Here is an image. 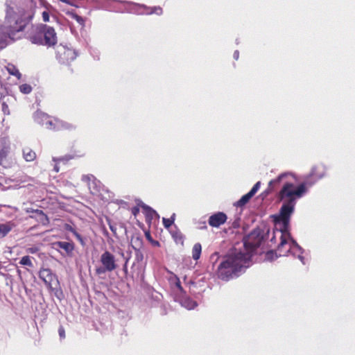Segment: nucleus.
<instances>
[{"instance_id":"f257e3e1","label":"nucleus","mask_w":355,"mask_h":355,"mask_svg":"<svg viewBox=\"0 0 355 355\" xmlns=\"http://www.w3.org/2000/svg\"><path fill=\"white\" fill-rule=\"evenodd\" d=\"M263 240V235L259 229L252 231L243 238L242 246L234 247L223 257L217 268V277L229 281L243 273L251 265V258Z\"/></svg>"},{"instance_id":"f03ea898","label":"nucleus","mask_w":355,"mask_h":355,"mask_svg":"<svg viewBox=\"0 0 355 355\" xmlns=\"http://www.w3.org/2000/svg\"><path fill=\"white\" fill-rule=\"evenodd\" d=\"M4 24L0 26V50L8 44V40H13L16 33L22 31L35 15L32 5L18 7L14 0L6 1Z\"/></svg>"},{"instance_id":"7ed1b4c3","label":"nucleus","mask_w":355,"mask_h":355,"mask_svg":"<svg viewBox=\"0 0 355 355\" xmlns=\"http://www.w3.org/2000/svg\"><path fill=\"white\" fill-rule=\"evenodd\" d=\"M304 196L302 185L295 186L293 180L282 187L277 194V198L283 202L276 220H282V224L286 228L290 223V218L293 214L297 200Z\"/></svg>"},{"instance_id":"20e7f679","label":"nucleus","mask_w":355,"mask_h":355,"mask_svg":"<svg viewBox=\"0 0 355 355\" xmlns=\"http://www.w3.org/2000/svg\"><path fill=\"white\" fill-rule=\"evenodd\" d=\"M277 231L275 234L279 235L280 243L277 245L279 256H288V254L297 257L300 261L305 264L304 257L302 255L304 250L291 237L289 232L290 223L286 228L282 224V220H276Z\"/></svg>"},{"instance_id":"39448f33","label":"nucleus","mask_w":355,"mask_h":355,"mask_svg":"<svg viewBox=\"0 0 355 355\" xmlns=\"http://www.w3.org/2000/svg\"><path fill=\"white\" fill-rule=\"evenodd\" d=\"M28 38L33 44L48 47L53 46L58 41L55 29L50 26L42 24L33 27Z\"/></svg>"},{"instance_id":"423d86ee","label":"nucleus","mask_w":355,"mask_h":355,"mask_svg":"<svg viewBox=\"0 0 355 355\" xmlns=\"http://www.w3.org/2000/svg\"><path fill=\"white\" fill-rule=\"evenodd\" d=\"M34 119L38 123L42 124L46 128L53 130H72L75 125L58 119L52 120L48 115L40 112H36Z\"/></svg>"},{"instance_id":"0eeeda50","label":"nucleus","mask_w":355,"mask_h":355,"mask_svg":"<svg viewBox=\"0 0 355 355\" xmlns=\"http://www.w3.org/2000/svg\"><path fill=\"white\" fill-rule=\"evenodd\" d=\"M123 4V8H119L120 12H128L137 15H150L156 14L161 15L163 12L162 8L159 6L148 7L144 4L135 3L132 1H119Z\"/></svg>"},{"instance_id":"6e6552de","label":"nucleus","mask_w":355,"mask_h":355,"mask_svg":"<svg viewBox=\"0 0 355 355\" xmlns=\"http://www.w3.org/2000/svg\"><path fill=\"white\" fill-rule=\"evenodd\" d=\"M39 277L44 282L46 287L54 293L55 296L61 300L63 293L59 286V281L55 274L49 268H41Z\"/></svg>"},{"instance_id":"1a4fd4ad","label":"nucleus","mask_w":355,"mask_h":355,"mask_svg":"<svg viewBox=\"0 0 355 355\" xmlns=\"http://www.w3.org/2000/svg\"><path fill=\"white\" fill-rule=\"evenodd\" d=\"M101 266L96 268L97 275H102L107 272H112L118 268L115 256L106 250L100 257Z\"/></svg>"},{"instance_id":"9d476101","label":"nucleus","mask_w":355,"mask_h":355,"mask_svg":"<svg viewBox=\"0 0 355 355\" xmlns=\"http://www.w3.org/2000/svg\"><path fill=\"white\" fill-rule=\"evenodd\" d=\"M324 176L323 166H314L311 168L309 175L304 177V181L299 185H302L304 190V195L307 193L309 188L315 184L320 179Z\"/></svg>"},{"instance_id":"9b49d317","label":"nucleus","mask_w":355,"mask_h":355,"mask_svg":"<svg viewBox=\"0 0 355 355\" xmlns=\"http://www.w3.org/2000/svg\"><path fill=\"white\" fill-rule=\"evenodd\" d=\"M295 179V175L291 172H285L279 174L276 178L270 180L268 183L267 192H271L282 189L291 180Z\"/></svg>"},{"instance_id":"f8f14e48","label":"nucleus","mask_w":355,"mask_h":355,"mask_svg":"<svg viewBox=\"0 0 355 355\" xmlns=\"http://www.w3.org/2000/svg\"><path fill=\"white\" fill-rule=\"evenodd\" d=\"M77 52L66 46L60 45L57 47V58L62 64H68L77 57Z\"/></svg>"},{"instance_id":"ddd939ff","label":"nucleus","mask_w":355,"mask_h":355,"mask_svg":"<svg viewBox=\"0 0 355 355\" xmlns=\"http://www.w3.org/2000/svg\"><path fill=\"white\" fill-rule=\"evenodd\" d=\"M11 150V144L8 137L0 138V165L6 167L5 165L6 158Z\"/></svg>"},{"instance_id":"4468645a","label":"nucleus","mask_w":355,"mask_h":355,"mask_svg":"<svg viewBox=\"0 0 355 355\" xmlns=\"http://www.w3.org/2000/svg\"><path fill=\"white\" fill-rule=\"evenodd\" d=\"M227 215L223 212H217L211 215L209 218V225L214 227H218L227 220Z\"/></svg>"},{"instance_id":"2eb2a0df","label":"nucleus","mask_w":355,"mask_h":355,"mask_svg":"<svg viewBox=\"0 0 355 355\" xmlns=\"http://www.w3.org/2000/svg\"><path fill=\"white\" fill-rule=\"evenodd\" d=\"M168 282L171 286L172 291L176 293L178 295L182 296L184 294V291L181 286V282L180 279L175 275H172L169 279Z\"/></svg>"},{"instance_id":"dca6fc26","label":"nucleus","mask_w":355,"mask_h":355,"mask_svg":"<svg viewBox=\"0 0 355 355\" xmlns=\"http://www.w3.org/2000/svg\"><path fill=\"white\" fill-rule=\"evenodd\" d=\"M140 207L144 209V214L146 217V220H151L154 218H159V214L148 205L142 203Z\"/></svg>"},{"instance_id":"f3484780","label":"nucleus","mask_w":355,"mask_h":355,"mask_svg":"<svg viewBox=\"0 0 355 355\" xmlns=\"http://www.w3.org/2000/svg\"><path fill=\"white\" fill-rule=\"evenodd\" d=\"M55 248L63 250L67 254H69L74 249L73 244L66 241H58L54 243Z\"/></svg>"},{"instance_id":"a211bd4d","label":"nucleus","mask_w":355,"mask_h":355,"mask_svg":"<svg viewBox=\"0 0 355 355\" xmlns=\"http://www.w3.org/2000/svg\"><path fill=\"white\" fill-rule=\"evenodd\" d=\"M178 297L180 298L182 306L189 310L193 309L197 306L196 302L193 301L189 297L184 298L183 295L182 296L178 295Z\"/></svg>"},{"instance_id":"6ab92c4d","label":"nucleus","mask_w":355,"mask_h":355,"mask_svg":"<svg viewBox=\"0 0 355 355\" xmlns=\"http://www.w3.org/2000/svg\"><path fill=\"white\" fill-rule=\"evenodd\" d=\"M14 227V224L11 222L0 225V239L6 236Z\"/></svg>"},{"instance_id":"aec40b11","label":"nucleus","mask_w":355,"mask_h":355,"mask_svg":"<svg viewBox=\"0 0 355 355\" xmlns=\"http://www.w3.org/2000/svg\"><path fill=\"white\" fill-rule=\"evenodd\" d=\"M23 157L26 162H32L36 158L35 153L28 147L23 149Z\"/></svg>"},{"instance_id":"412c9836","label":"nucleus","mask_w":355,"mask_h":355,"mask_svg":"<svg viewBox=\"0 0 355 355\" xmlns=\"http://www.w3.org/2000/svg\"><path fill=\"white\" fill-rule=\"evenodd\" d=\"M34 212L37 214L38 218L37 220L41 223L43 225H46L49 223V220L47 216L43 212V211L40 209L34 210Z\"/></svg>"},{"instance_id":"4be33fe9","label":"nucleus","mask_w":355,"mask_h":355,"mask_svg":"<svg viewBox=\"0 0 355 355\" xmlns=\"http://www.w3.org/2000/svg\"><path fill=\"white\" fill-rule=\"evenodd\" d=\"M202 252V246L199 243L194 244L192 249V257L194 260L197 261L200 259Z\"/></svg>"},{"instance_id":"5701e85b","label":"nucleus","mask_w":355,"mask_h":355,"mask_svg":"<svg viewBox=\"0 0 355 355\" xmlns=\"http://www.w3.org/2000/svg\"><path fill=\"white\" fill-rule=\"evenodd\" d=\"M6 69L10 75L16 76L18 79L21 78V74L15 65L12 64H8L6 67Z\"/></svg>"},{"instance_id":"b1692460","label":"nucleus","mask_w":355,"mask_h":355,"mask_svg":"<svg viewBox=\"0 0 355 355\" xmlns=\"http://www.w3.org/2000/svg\"><path fill=\"white\" fill-rule=\"evenodd\" d=\"M253 197V196L248 192V193L243 196L239 200L236 202L237 207H243L246 205L249 200Z\"/></svg>"},{"instance_id":"393cba45","label":"nucleus","mask_w":355,"mask_h":355,"mask_svg":"<svg viewBox=\"0 0 355 355\" xmlns=\"http://www.w3.org/2000/svg\"><path fill=\"white\" fill-rule=\"evenodd\" d=\"M171 235H172L173 239L175 240V241L177 243L183 244L184 236L180 232L176 230V231H171Z\"/></svg>"},{"instance_id":"a878e982","label":"nucleus","mask_w":355,"mask_h":355,"mask_svg":"<svg viewBox=\"0 0 355 355\" xmlns=\"http://www.w3.org/2000/svg\"><path fill=\"white\" fill-rule=\"evenodd\" d=\"M175 214H173L170 218H162V223L165 228L168 229L174 223Z\"/></svg>"},{"instance_id":"bb28decb","label":"nucleus","mask_w":355,"mask_h":355,"mask_svg":"<svg viewBox=\"0 0 355 355\" xmlns=\"http://www.w3.org/2000/svg\"><path fill=\"white\" fill-rule=\"evenodd\" d=\"M19 264L28 267L33 266V264L31 261V257L30 256H24L23 257H21V259L19 261Z\"/></svg>"},{"instance_id":"cd10ccee","label":"nucleus","mask_w":355,"mask_h":355,"mask_svg":"<svg viewBox=\"0 0 355 355\" xmlns=\"http://www.w3.org/2000/svg\"><path fill=\"white\" fill-rule=\"evenodd\" d=\"M82 180L83 181L88 182L89 187H91V184H90L91 182L94 185V187H97V184H96V178H94V175H83V178H82Z\"/></svg>"},{"instance_id":"c85d7f7f","label":"nucleus","mask_w":355,"mask_h":355,"mask_svg":"<svg viewBox=\"0 0 355 355\" xmlns=\"http://www.w3.org/2000/svg\"><path fill=\"white\" fill-rule=\"evenodd\" d=\"M19 91L24 94H28L31 92L32 87L28 84H22L19 86Z\"/></svg>"},{"instance_id":"c756f323","label":"nucleus","mask_w":355,"mask_h":355,"mask_svg":"<svg viewBox=\"0 0 355 355\" xmlns=\"http://www.w3.org/2000/svg\"><path fill=\"white\" fill-rule=\"evenodd\" d=\"M278 257H279V254L277 255V252H275L274 251L270 250V251L267 252V253L266 254L265 259L272 261H274L275 259H276Z\"/></svg>"},{"instance_id":"7c9ffc66","label":"nucleus","mask_w":355,"mask_h":355,"mask_svg":"<svg viewBox=\"0 0 355 355\" xmlns=\"http://www.w3.org/2000/svg\"><path fill=\"white\" fill-rule=\"evenodd\" d=\"M71 17L74 19L83 27L85 26V19L74 12L70 13Z\"/></svg>"},{"instance_id":"2f4dec72","label":"nucleus","mask_w":355,"mask_h":355,"mask_svg":"<svg viewBox=\"0 0 355 355\" xmlns=\"http://www.w3.org/2000/svg\"><path fill=\"white\" fill-rule=\"evenodd\" d=\"M261 186V182H257L249 191L253 196L258 191Z\"/></svg>"},{"instance_id":"473e14b6","label":"nucleus","mask_w":355,"mask_h":355,"mask_svg":"<svg viewBox=\"0 0 355 355\" xmlns=\"http://www.w3.org/2000/svg\"><path fill=\"white\" fill-rule=\"evenodd\" d=\"M261 186V182H257L249 191L253 196L258 191Z\"/></svg>"},{"instance_id":"72a5a7b5","label":"nucleus","mask_w":355,"mask_h":355,"mask_svg":"<svg viewBox=\"0 0 355 355\" xmlns=\"http://www.w3.org/2000/svg\"><path fill=\"white\" fill-rule=\"evenodd\" d=\"M90 53H91L92 55L94 58V59L99 60L100 53L97 49H92L90 50Z\"/></svg>"},{"instance_id":"f704fd0d","label":"nucleus","mask_w":355,"mask_h":355,"mask_svg":"<svg viewBox=\"0 0 355 355\" xmlns=\"http://www.w3.org/2000/svg\"><path fill=\"white\" fill-rule=\"evenodd\" d=\"M276 216L275 217V222L276 223ZM276 226V224L275 225ZM277 231V227H275V230H273V236L270 239V241L272 243H276V237L277 236H279V235L278 234H275V232Z\"/></svg>"},{"instance_id":"c9c22d12","label":"nucleus","mask_w":355,"mask_h":355,"mask_svg":"<svg viewBox=\"0 0 355 355\" xmlns=\"http://www.w3.org/2000/svg\"><path fill=\"white\" fill-rule=\"evenodd\" d=\"M58 334L61 339L65 338V331L63 327H60L58 329Z\"/></svg>"},{"instance_id":"e433bc0d","label":"nucleus","mask_w":355,"mask_h":355,"mask_svg":"<svg viewBox=\"0 0 355 355\" xmlns=\"http://www.w3.org/2000/svg\"><path fill=\"white\" fill-rule=\"evenodd\" d=\"M42 19L44 21L47 22L49 21V14L47 11H44L42 14Z\"/></svg>"},{"instance_id":"4c0bfd02","label":"nucleus","mask_w":355,"mask_h":355,"mask_svg":"<svg viewBox=\"0 0 355 355\" xmlns=\"http://www.w3.org/2000/svg\"><path fill=\"white\" fill-rule=\"evenodd\" d=\"M232 227H233L234 228H238V227H239V226H240V218H239V217H237V218L234 220V221L232 223Z\"/></svg>"},{"instance_id":"58836bf2","label":"nucleus","mask_w":355,"mask_h":355,"mask_svg":"<svg viewBox=\"0 0 355 355\" xmlns=\"http://www.w3.org/2000/svg\"><path fill=\"white\" fill-rule=\"evenodd\" d=\"M37 250H38V249L36 247L30 248L28 249V252L31 253V254L36 253L37 252Z\"/></svg>"},{"instance_id":"ea45409f","label":"nucleus","mask_w":355,"mask_h":355,"mask_svg":"<svg viewBox=\"0 0 355 355\" xmlns=\"http://www.w3.org/2000/svg\"><path fill=\"white\" fill-rule=\"evenodd\" d=\"M73 234L81 242L83 241L82 236L80 234H78L76 231L73 233Z\"/></svg>"},{"instance_id":"a19ab883","label":"nucleus","mask_w":355,"mask_h":355,"mask_svg":"<svg viewBox=\"0 0 355 355\" xmlns=\"http://www.w3.org/2000/svg\"><path fill=\"white\" fill-rule=\"evenodd\" d=\"M65 229L71 232V233H73L74 232H76V230L69 225H67Z\"/></svg>"},{"instance_id":"79ce46f5","label":"nucleus","mask_w":355,"mask_h":355,"mask_svg":"<svg viewBox=\"0 0 355 355\" xmlns=\"http://www.w3.org/2000/svg\"><path fill=\"white\" fill-rule=\"evenodd\" d=\"M233 57L235 60H238L239 57V52L238 50L235 51L233 55Z\"/></svg>"},{"instance_id":"37998d69","label":"nucleus","mask_w":355,"mask_h":355,"mask_svg":"<svg viewBox=\"0 0 355 355\" xmlns=\"http://www.w3.org/2000/svg\"><path fill=\"white\" fill-rule=\"evenodd\" d=\"M128 260H129V257L125 258V264L123 266V270L125 272L127 271V263H128Z\"/></svg>"},{"instance_id":"c03bdc74","label":"nucleus","mask_w":355,"mask_h":355,"mask_svg":"<svg viewBox=\"0 0 355 355\" xmlns=\"http://www.w3.org/2000/svg\"><path fill=\"white\" fill-rule=\"evenodd\" d=\"M60 1L62 2L66 3L67 4H69V5H73L69 0H60Z\"/></svg>"},{"instance_id":"a18cd8bd","label":"nucleus","mask_w":355,"mask_h":355,"mask_svg":"<svg viewBox=\"0 0 355 355\" xmlns=\"http://www.w3.org/2000/svg\"><path fill=\"white\" fill-rule=\"evenodd\" d=\"M53 170H54V171H55V172H56V173L59 172V167L58 166V165H57V164H55V165L54 166Z\"/></svg>"},{"instance_id":"49530a36","label":"nucleus","mask_w":355,"mask_h":355,"mask_svg":"<svg viewBox=\"0 0 355 355\" xmlns=\"http://www.w3.org/2000/svg\"><path fill=\"white\" fill-rule=\"evenodd\" d=\"M54 162H57L58 160L60 161V160H63V158H59V159H55V158H53V159Z\"/></svg>"},{"instance_id":"de8ad7c7","label":"nucleus","mask_w":355,"mask_h":355,"mask_svg":"<svg viewBox=\"0 0 355 355\" xmlns=\"http://www.w3.org/2000/svg\"><path fill=\"white\" fill-rule=\"evenodd\" d=\"M154 245L158 246V245H159V243L158 241H155Z\"/></svg>"},{"instance_id":"09e8293b","label":"nucleus","mask_w":355,"mask_h":355,"mask_svg":"<svg viewBox=\"0 0 355 355\" xmlns=\"http://www.w3.org/2000/svg\"><path fill=\"white\" fill-rule=\"evenodd\" d=\"M17 274L21 277V270H17Z\"/></svg>"},{"instance_id":"8fccbe9b","label":"nucleus","mask_w":355,"mask_h":355,"mask_svg":"<svg viewBox=\"0 0 355 355\" xmlns=\"http://www.w3.org/2000/svg\"><path fill=\"white\" fill-rule=\"evenodd\" d=\"M138 209L133 211V214H135Z\"/></svg>"},{"instance_id":"3c124183","label":"nucleus","mask_w":355,"mask_h":355,"mask_svg":"<svg viewBox=\"0 0 355 355\" xmlns=\"http://www.w3.org/2000/svg\"><path fill=\"white\" fill-rule=\"evenodd\" d=\"M42 38H44V34L42 35Z\"/></svg>"},{"instance_id":"603ef678","label":"nucleus","mask_w":355,"mask_h":355,"mask_svg":"<svg viewBox=\"0 0 355 355\" xmlns=\"http://www.w3.org/2000/svg\"><path fill=\"white\" fill-rule=\"evenodd\" d=\"M112 1L116 2V0H111Z\"/></svg>"}]
</instances>
